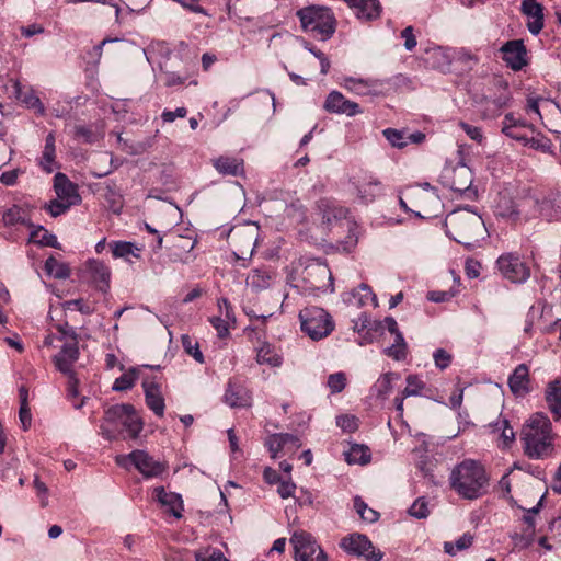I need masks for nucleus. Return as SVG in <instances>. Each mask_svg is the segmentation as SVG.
Segmentation results:
<instances>
[{
	"label": "nucleus",
	"instance_id": "nucleus-13",
	"mask_svg": "<svg viewBox=\"0 0 561 561\" xmlns=\"http://www.w3.org/2000/svg\"><path fill=\"white\" fill-rule=\"evenodd\" d=\"M323 107L329 113L345 114L347 116H355L362 113V110L356 102L345 99V96L339 91H332L329 93Z\"/></svg>",
	"mask_w": 561,
	"mask_h": 561
},
{
	"label": "nucleus",
	"instance_id": "nucleus-7",
	"mask_svg": "<svg viewBox=\"0 0 561 561\" xmlns=\"http://www.w3.org/2000/svg\"><path fill=\"white\" fill-rule=\"evenodd\" d=\"M116 463L125 469L134 466L145 478H154L161 476L167 466L163 462L154 460L145 450L136 449L128 455H118Z\"/></svg>",
	"mask_w": 561,
	"mask_h": 561
},
{
	"label": "nucleus",
	"instance_id": "nucleus-33",
	"mask_svg": "<svg viewBox=\"0 0 561 561\" xmlns=\"http://www.w3.org/2000/svg\"><path fill=\"white\" fill-rule=\"evenodd\" d=\"M256 362L260 365L270 367H279L283 363L282 356L276 352L275 347L268 343H264L256 353Z\"/></svg>",
	"mask_w": 561,
	"mask_h": 561
},
{
	"label": "nucleus",
	"instance_id": "nucleus-31",
	"mask_svg": "<svg viewBox=\"0 0 561 561\" xmlns=\"http://www.w3.org/2000/svg\"><path fill=\"white\" fill-rule=\"evenodd\" d=\"M546 400L554 420H559L561 417V379L548 385Z\"/></svg>",
	"mask_w": 561,
	"mask_h": 561
},
{
	"label": "nucleus",
	"instance_id": "nucleus-22",
	"mask_svg": "<svg viewBox=\"0 0 561 561\" xmlns=\"http://www.w3.org/2000/svg\"><path fill=\"white\" fill-rule=\"evenodd\" d=\"M318 208L321 214L322 224L325 225L327 228L345 219L348 214L345 207L329 199L319 201Z\"/></svg>",
	"mask_w": 561,
	"mask_h": 561
},
{
	"label": "nucleus",
	"instance_id": "nucleus-25",
	"mask_svg": "<svg viewBox=\"0 0 561 561\" xmlns=\"http://www.w3.org/2000/svg\"><path fill=\"white\" fill-rule=\"evenodd\" d=\"M382 134L392 147L399 149L404 148L409 142L421 144L425 139V134L422 131H415L407 135L403 130L387 128L382 131Z\"/></svg>",
	"mask_w": 561,
	"mask_h": 561
},
{
	"label": "nucleus",
	"instance_id": "nucleus-48",
	"mask_svg": "<svg viewBox=\"0 0 561 561\" xmlns=\"http://www.w3.org/2000/svg\"><path fill=\"white\" fill-rule=\"evenodd\" d=\"M183 348L187 354H190L196 362L204 363L203 353L199 351V346L197 342H193L192 337L188 335H182L181 337Z\"/></svg>",
	"mask_w": 561,
	"mask_h": 561
},
{
	"label": "nucleus",
	"instance_id": "nucleus-24",
	"mask_svg": "<svg viewBox=\"0 0 561 561\" xmlns=\"http://www.w3.org/2000/svg\"><path fill=\"white\" fill-rule=\"evenodd\" d=\"M342 85L357 95H375L378 93L380 83L378 80L345 77Z\"/></svg>",
	"mask_w": 561,
	"mask_h": 561
},
{
	"label": "nucleus",
	"instance_id": "nucleus-11",
	"mask_svg": "<svg viewBox=\"0 0 561 561\" xmlns=\"http://www.w3.org/2000/svg\"><path fill=\"white\" fill-rule=\"evenodd\" d=\"M256 243V236L252 229H238L230 234V245L237 260L251 257Z\"/></svg>",
	"mask_w": 561,
	"mask_h": 561
},
{
	"label": "nucleus",
	"instance_id": "nucleus-50",
	"mask_svg": "<svg viewBox=\"0 0 561 561\" xmlns=\"http://www.w3.org/2000/svg\"><path fill=\"white\" fill-rule=\"evenodd\" d=\"M71 206V203H67L57 198L46 203L44 205V209L47 210L53 217H58L65 214Z\"/></svg>",
	"mask_w": 561,
	"mask_h": 561
},
{
	"label": "nucleus",
	"instance_id": "nucleus-15",
	"mask_svg": "<svg viewBox=\"0 0 561 561\" xmlns=\"http://www.w3.org/2000/svg\"><path fill=\"white\" fill-rule=\"evenodd\" d=\"M501 51L503 54V60L513 70H520L524 66H526L527 51L523 41H508L502 46Z\"/></svg>",
	"mask_w": 561,
	"mask_h": 561
},
{
	"label": "nucleus",
	"instance_id": "nucleus-47",
	"mask_svg": "<svg viewBox=\"0 0 561 561\" xmlns=\"http://www.w3.org/2000/svg\"><path fill=\"white\" fill-rule=\"evenodd\" d=\"M424 387L425 383L416 375H409L407 377V386L403 389L402 394L403 397L419 396Z\"/></svg>",
	"mask_w": 561,
	"mask_h": 561
},
{
	"label": "nucleus",
	"instance_id": "nucleus-27",
	"mask_svg": "<svg viewBox=\"0 0 561 561\" xmlns=\"http://www.w3.org/2000/svg\"><path fill=\"white\" fill-rule=\"evenodd\" d=\"M529 369L526 364H519L508 377V387L515 396L529 392Z\"/></svg>",
	"mask_w": 561,
	"mask_h": 561
},
{
	"label": "nucleus",
	"instance_id": "nucleus-2",
	"mask_svg": "<svg viewBox=\"0 0 561 561\" xmlns=\"http://www.w3.org/2000/svg\"><path fill=\"white\" fill-rule=\"evenodd\" d=\"M524 453L531 459L549 457L553 451V435L549 417L536 413L524 424L520 432Z\"/></svg>",
	"mask_w": 561,
	"mask_h": 561
},
{
	"label": "nucleus",
	"instance_id": "nucleus-40",
	"mask_svg": "<svg viewBox=\"0 0 561 561\" xmlns=\"http://www.w3.org/2000/svg\"><path fill=\"white\" fill-rule=\"evenodd\" d=\"M3 224L5 226H15L18 224L26 227H33V224L25 218L24 210L19 206H13L5 210L2 216Z\"/></svg>",
	"mask_w": 561,
	"mask_h": 561
},
{
	"label": "nucleus",
	"instance_id": "nucleus-45",
	"mask_svg": "<svg viewBox=\"0 0 561 561\" xmlns=\"http://www.w3.org/2000/svg\"><path fill=\"white\" fill-rule=\"evenodd\" d=\"M473 542V537L469 534H463L455 542H445L444 551L450 556H455L458 551L468 549Z\"/></svg>",
	"mask_w": 561,
	"mask_h": 561
},
{
	"label": "nucleus",
	"instance_id": "nucleus-28",
	"mask_svg": "<svg viewBox=\"0 0 561 561\" xmlns=\"http://www.w3.org/2000/svg\"><path fill=\"white\" fill-rule=\"evenodd\" d=\"M213 167L221 175L238 176L244 173L243 160L236 157L220 156L213 160Z\"/></svg>",
	"mask_w": 561,
	"mask_h": 561
},
{
	"label": "nucleus",
	"instance_id": "nucleus-32",
	"mask_svg": "<svg viewBox=\"0 0 561 561\" xmlns=\"http://www.w3.org/2000/svg\"><path fill=\"white\" fill-rule=\"evenodd\" d=\"M56 138L55 134L50 131L45 138V146L39 160L41 168L46 173H51L56 158Z\"/></svg>",
	"mask_w": 561,
	"mask_h": 561
},
{
	"label": "nucleus",
	"instance_id": "nucleus-38",
	"mask_svg": "<svg viewBox=\"0 0 561 561\" xmlns=\"http://www.w3.org/2000/svg\"><path fill=\"white\" fill-rule=\"evenodd\" d=\"M30 242L38 243L44 247H59L56 236L50 233L43 226H38L34 230H32L30 234Z\"/></svg>",
	"mask_w": 561,
	"mask_h": 561
},
{
	"label": "nucleus",
	"instance_id": "nucleus-37",
	"mask_svg": "<svg viewBox=\"0 0 561 561\" xmlns=\"http://www.w3.org/2000/svg\"><path fill=\"white\" fill-rule=\"evenodd\" d=\"M370 450L365 445L354 444L345 453V459L348 463L366 465L370 461Z\"/></svg>",
	"mask_w": 561,
	"mask_h": 561
},
{
	"label": "nucleus",
	"instance_id": "nucleus-12",
	"mask_svg": "<svg viewBox=\"0 0 561 561\" xmlns=\"http://www.w3.org/2000/svg\"><path fill=\"white\" fill-rule=\"evenodd\" d=\"M448 186L454 192L465 194L468 197L476 195V191L472 190L473 174L466 165H458L451 170V174L448 178Z\"/></svg>",
	"mask_w": 561,
	"mask_h": 561
},
{
	"label": "nucleus",
	"instance_id": "nucleus-20",
	"mask_svg": "<svg viewBox=\"0 0 561 561\" xmlns=\"http://www.w3.org/2000/svg\"><path fill=\"white\" fill-rule=\"evenodd\" d=\"M520 10L528 18V31L538 35L543 28V7L537 0H524Z\"/></svg>",
	"mask_w": 561,
	"mask_h": 561
},
{
	"label": "nucleus",
	"instance_id": "nucleus-61",
	"mask_svg": "<svg viewBox=\"0 0 561 561\" xmlns=\"http://www.w3.org/2000/svg\"><path fill=\"white\" fill-rule=\"evenodd\" d=\"M75 136L82 139L85 144H93L96 140V135L90 127L78 125L75 127Z\"/></svg>",
	"mask_w": 561,
	"mask_h": 561
},
{
	"label": "nucleus",
	"instance_id": "nucleus-42",
	"mask_svg": "<svg viewBox=\"0 0 561 561\" xmlns=\"http://www.w3.org/2000/svg\"><path fill=\"white\" fill-rule=\"evenodd\" d=\"M46 272L58 279H66L70 276V268L67 264L50 256L45 262Z\"/></svg>",
	"mask_w": 561,
	"mask_h": 561
},
{
	"label": "nucleus",
	"instance_id": "nucleus-43",
	"mask_svg": "<svg viewBox=\"0 0 561 561\" xmlns=\"http://www.w3.org/2000/svg\"><path fill=\"white\" fill-rule=\"evenodd\" d=\"M407 343L402 333L394 335V342L386 348V354L394 360H403L407 357Z\"/></svg>",
	"mask_w": 561,
	"mask_h": 561
},
{
	"label": "nucleus",
	"instance_id": "nucleus-41",
	"mask_svg": "<svg viewBox=\"0 0 561 561\" xmlns=\"http://www.w3.org/2000/svg\"><path fill=\"white\" fill-rule=\"evenodd\" d=\"M111 249L114 257L128 259L129 255L139 257L140 249L131 242L116 241L111 244Z\"/></svg>",
	"mask_w": 561,
	"mask_h": 561
},
{
	"label": "nucleus",
	"instance_id": "nucleus-8",
	"mask_svg": "<svg viewBox=\"0 0 561 561\" xmlns=\"http://www.w3.org/2000/svg\"><path fill=\"white\" fill-rule=\"evenodd\" d=\"M501 275L513 284H524L530 277V267L518 253H503L496 261Z\"/></svg>",
	"mask_w": 561,
	"mask_h": 561
},
{
	"label": "nucleus",
	"instance_id": "nucleus-64",
	"mask_svg": "<svg viewBox=\"0 0 561 561\" xmlns=\"http://www.w3.org/2000/svg\"><path fill=\"white\" fill-rule=\"evenodd\" d=\"M401 37L404 39V47L407 50L411 51L415 48L417 42L413 34V27L407 26L401 32Z\"/></svg>",
	"mask_w": 561,
	"mask_h": 561
},
{
	"label": "nucleus",
	"instance_id": "nucleus-36",
	"mask_svg": "<svg viewBox=\"0 0 561 561\" xmlns=\"http://www.w3.org/2000/svg\"><path fill=\"white\" fill-rule=\"evenodd\" d=\"M430 58L432 60V66L442 71L448 70L453 61L451 51L444 47L433 48L430 51Z\"/></svg>",
	"mask_w": 561,
	"mask_h": 561
},
{
	"label": "nucleus",
	"instance_id": "nucleus-57",
	"mask_svg": "<svg viewBox=\"0 0 561 561\" xmlns=\"http://www.w3.org/2000/svg\"><path fill=\"white\" fill-rule=\"evenodd\" d=\"M497 430H501V439L503 442V446L507 447L515 439V432L512 426H510L507 420H502L497 424Z\"/></svg>",
	"mask_w": 561,
	"mask_h": 561
},
{
	"label": "nucleus",
	"instance_id": "nucleus-16",
	"mask_svg": "<svg viewBox=\"0 0 561 561\" xmlns=\"http://www.w3.org/2000/svg\"><path fill=\"white\" fill-rule=\"evenodd\" d=\"M224 401L231 408H250L252 396L249 389L237 380H229Z\"/></svg>",
	"mask_w": 561,
	"mask_h": 561
},
{
	"label": "nucleus",
	"instance_id": "nucleus-56",
	"mask_svg": "<svg viewBox=\"0 0 561 561\" xmlns=\"http://www.w3.org/2000/svg\"><path fill=\"white\" fill-rule=\"evenodd\" d=\"M229 321L227 318H222V316H214L209 319V322L214 327V329L217 331V335L220 339H224L229 335Z\"/></svg>",
	"mask_w": 561,
	"mask_h": 561
},
{
	"label": "nucleus",
	"instance_id": "nucleus-52",
	"mask_svg": "<svg viewBox=\"0 0 561 561\" xmlns=\"http://www.w3.org/2000/svg\"><path fill=\"white\" fill-rule=\"evenodd\" d=\"M524 146L541 150V151H548L551 147V141L542 136L541 134H537V136H527V141H525Z\"/></svg>",
	"mask_w": 561,
	"mask_h": 561
},
{
	"label": "nucleus",
	"instance_id": "nucleus-21",
	"mask_svg": "<svg viewBox=\"0 0 561 561\" xmlns=\"http://www.w3.org/2000/svg\"><path fill=\"white\" fill-rule=\"evenodd\" d=\"M357 198L362 204L368 205L382 194L381 182L374 176H366L355 184Z\"/></svg>",
	"mask_w": 561,
	"mask_h": 561
},
{
	"label": "nucleus",
	"instance_id": "nucleus-5",
	"mask_svg": "<svg viewBox=\"0 0 561 561\" xmlns=\"http://www.w3.org/2000/svg\"><path fill=\"white\" fill-rule=\"evenodd\" d=\"M296 16L305 33H311L321 41L330 39L336 31L337 22L329 7L310 4L299 9Z\"/></svg>",
	"mask_w": 561,
	"mask_h": 561
},
{
	"label": "nucleus",
	"instance_id": "nucleus-10",
	"mask_svg": "<svg viewBox=\"0 0 561 561\" xmlns=\"http://www.w3.org/2000/svg\"><path fill=\"white\" fill-rule=\"evenodd\" d=\"M296 561H328L324 551L316 543L312 536L305 531H296L290 538Z\"/></svg>",
	"mask_w": 561,
	"mask_h": 561
},
{
	"label": "nucleus",
	"instance_id": "nucleus-1",
	"mask_svg": "<svg viewBox=\"0 0 561 561\" xmlns=\"http://www.w3.org/2000/svg\"><path fill=\"white\" fill-rule=\"evenodd\" d=\"M446 233L466 248L474 247L486 236L482 217L469 209L459 208L449 213L445 218Z\"/></svg>",
	"mask_w": 561,
	"mask_h": 561
},
{
	"label": "nucleus",
	"instance_id": "nucleus-14",
	"mask_svg": "<svg viewBox=\"0 0 561 561\" xmlns=\"http://www.w3.org/2000/svg\"><path fill=\"white\" fill-rule=\"evenodd\" d=\"M142 388L147 407L157 416L162 417L164 415L165 403L161 391V385L153 378H146L142 380Z\"/></svg>",
	"mask_w": 561,
	"mask_h": 561
},
{
	"label": "nucleus",
	"instance_id": "nucleus-29",
	"mask_svg": "<svg viewBox=\"0 0 561 561\" xmlns=\"http://www.w3.org/2000/svg\"><path fill=\"white\" fill-rule=\"evenodd\" d=\"M288 444H293L294 448L301 446L297 436L287 433L273 434L267 437L265 443L273 458H276L279 453H283V449H285Z\"/></svg>",
	"mask_w": 561,
	"mask_h": 561
},
{
	"label": "nucleus",
	"instance_id": "nucleus-49",
	"mask_svg": "<svg viewBox=\"0 0 561 561\" xmlns=\"http://www.w3.org/2000/svg\"><path fill=\"white\" fill-rule=\"evenodd\" d=\"M68 376V398L72 401V405L76 409H80L84 404V399H81L80 401H76L78 397V386L79 380L76 377L75 373H70Z\"/></svg>",
	"mask_w": 561,
	"mask_h": 561
},
{
	"label": "nucleus",
	"instance_id": "nucleus-17",
	"mask_svg": "<svg viewBox=\"0 0 561 561\" xmlns=\"http://www.w3.org/2000/svg\"><path fill=\"white\" fill-rule=\"evenodd\" d=\"M511 101V94L507 85L503 87L501 93L495 98H484L480 105V116L483 119L495 118L501 115L503 108L507 107Z\"/></svg>",
	"mask_w": 561,
	"mask_h": 561
},
{
	"label": "nucleus",
	"instance_id": "nucleus-60",
	"mask_svg": "<svg viewBox=\"0 0 561 561\" xmlns=\"http://www.w3.org/2000/svg\"><path fill=\"white\" fill-rule=\"evenodd\" d=\"M57 331L60 334V340L65 342L78 341V334L75 328L70 327L67 322L57 325Z\"/></svg>",
	"mask_w": 561,
	"mask_h": 561
},
{
	"label": "nucleus",
	"instance_id": "nucleus-19",
	"mask_svg": "<svg viewBox=\"0 0 561 561\" xmlns=\"http://www.w3.org/2000/svg\"><path fill=\"white\" fill-rule=\"evenodd\" d=\"M54 188L58 199L71 203V205H78L81 202L77 185L64 173L58 172L55 174Z\"/></svg>",
	"mask_w": 561,
	"mask_h": 561
},
{
	"label": "nucleus",
	"instance_id": "nucleus-54",
	"mask_svg": "<svg viewBox=\"0 0 561 561\" xmlns=\"http://www.w3.org/2000/svg\"><path fill=\"white\" fill-rule=\"evenodd\" d=\"M458 126L466 133V135L473 141L481 144L484 139L483 131L480 127L470 125L463 121L458 123Z\"/></svg>",
	"mask_w": 561,
	"mask_h": 561
},
{
	"label": "nucleus",
	"instance_id": "nucleus-34",
	"mask_svg": "<svg viewBox=\"0 0 561 561\" xmlns=\"http://www.w3.org/2000/svg\"><path fill=\"white\" fill-rule=\"evenodd\" d=\"M494 215L496 217L516 220L519 216V211L512 198L501 195L494 206Z\"/></svg>",
	"mask_w": 561,
	"mask_h": 561
},
{
	"label": "nucleus",
	"instance_id": "nucleus-55",
	"mask_svg": "<svg viewBox=\"0 0 561 561\" xmlns=\"http://www.w3.org/2000/svg\"><path fill=\"white\" fill-rule=\"evenodd\" d=\"M346 386V377L343 373H335L329 376L328 387L332 393H339L344 390Z\"/></svg>",
	"mask_w": 561,
	"mask_h": 561
},
{
	"label": "nucleus",
	"instance_id": "nucleus-39",
	"mask_svg": "<svg viewBox=\"0 0 561 561\" xmlns=\"http://www.w3.org/2000/svg\"><path fill=\"white\" fill-rule=\"evenodd\" d=\"M139 377V370L136 367L129 368L121 377L116 378L112 389L114 391H127L131 389Z\"/></svg>",
	"mask_w": 561,
	"mask_h": 561
},
{
	"label": "nucleus",
	"instance_id": "nucleus-18",
	"mask_svg": "<svg viewBox=\"0 0 561 561\" xmlns=\"http://www.w3.org/2000/svg\"><path fill=\"white\" fill-rule=\"evenodd\" d=\"M79 354L78 341H69L62 344L60 352L54 356L53 360L60 373L70 375L73 373L72 367L78 360Z\"/></svg>",
	"mask_w": 561,
	"mask_h": 561
},
{
	"label": "nucleus",
	"instance_id": "nucleus-46",
	"mask_svg": "<svg viewBox=\"0 0 561 561\" xmlns=\"http://www.w3.org/2000/svg\"><path fill=\"white\" fill-rule=\"evenodd\" d=\"M313 275L321 276L323 279H331V272L327 265L317 264L314 266H308L306 268V278L310 282L311 286H313L317 289L322 288L324 284L312 282L310 278Z\"/></svg>",
	"mask_w": 561,
	"mask_h": 561
},
{
	"label": "nucleus",
	"instance_id": "nucleus-53",
	"mask_svg": "<svg viewBox=\"0 0 561 561\" xmlns=\"http://www.w3.org/2000/svg\"><path fill=\"white\" fill-rule=\"evenodd\" d=\"M336 425L344 432L353 433L358 428V419L354 415H340L336 417Z\"/></svg>",
	"mask_w": 561,
	"mask_h": 561
},
{
	"label": "nucleus",
	"instance_id": "nucleus-51",
	"mask_svg": "<svg viewBox=\"0 0 561 561\" xmlns=\"http://www.w3.org/2000/svg\"><path fill=\"white\" fill-rule=\"evenodd\" d=\"M428 503L424 497H419L409 508V514L415 518H425L428 516Z\"/></svg>",
	"mask_w": 561,
	"mask_h": 561
},
{
	"label": "nucleus",
	"instance_id": "nucleus-3",
	"mask_svg": "<svg viewBox=\"0 0 561 561\" xmlns=\"http://www.w3.org/2000/svg\"><path fill=\"white\" fill-rule=\"evenodd\" d=\"M144 428L141 419L129 403L115 404L108 408L103 416L101 433L108 440L123 436L124 439H136Z\"/></svg>",
	"mask_w": 561,
	"mask_h": 561
},
{
	"label": "nucleus",
	"instance_id": "nucleus-9",
	"mask_svg": "<svg viewBox=\"0 0 561 561\" xmlns=\"http://www.w3.org/2000/svg\"><path fill=\"white\" fill-rule=\"evenodd\" d=\"M340 547L348 554L363 557L367 561H380L383 558V553L363 534L355 533L342 538Z\"/></svg>",
	"mask_w": 561,
	"mask_h": 561
},
{
	"label": "nucleus",
	"instance_id": "nucleus-30",
	"mask_svg": "<svg viewBox=\"0 0 561 561\" xmlns=\"http://www.w3.org/2000/svg\"><path fill=\"white\" fill-rule=\"evenodd\" d=\"M273 273L266 268H254L247 276V285L255 291H262L272 285Z\"/></svg>",
	"mask_w": 561,
	"mask_h": 561
},
{
	"label": "nucleus",
	"instance_id": "nucleus-62",
	"mask_svg": "<svg viewBox=\"0 0 561 561\" xmlns=\"http://www.w3.org/2000/svg\"><path fill=\"white\" fill-rule=\"evenodd\" d=\"M296 484L289 478L288 480H282L278 483L277 493L282 499H288L294 496Z\"/></svg>",
	"mask_w": 561,
	"mask_h": 561
},
{
	"label": "nucleus",
	"instance_id": "nucleus-35",
	"mask_svg": "<svg viewBox=\"0 0 561 561\" xmlns=\"http://www.w3.org/2000/svg\"><path fill=\"white\" fill-rule=\"evenodd\" d=\"M351 297L352 299L350 300V302L357 307H363L367 305L369 301L373 302L374 307H378L377 297L367 284L363 283L357 288L353 289L351 293Z\"/></svg>",
	"mask_w": 561,
	"mask_h": 561
},
{
	"label": "nucleus",
	"instance_id": "nucleus-6",
	"mask_svg": "<svg viewBox=\"0 0 561 561\" xmlns=\"http://www.w3.org/2000/svg\"><path fill=\"white\" fill-rule=\"evenodd\" d=\"M301 330L311 340L319 341L334 330L332 317L320 307H306L299 312Z\"/></svg>",
	"mask_w": 561,
	"mask_h": 561
},
{
	"label": "nucleus",
	"instance_id": "nucleus-23",
	"mask_svg": "<svg viewBox=\"0 0 561 561\" xmlns=\"http://www.w3.org/2000/svg\"><path fill=\"white\" fill-rule=\"evenodd\" d=\"M87 271L98 289L106 291L110 288L111 270L102 261L89 260Z\"/></svg>",
	"mask_w": 561,
	"mask_h": 561
},
{
	"label": "nucleus",
	"instance_id": "nucleus-44",
	"mask_svg": "<svg viewBox=\"0 0 561 561\" xmlns=\"http://www.w3.org/2000/svg\"><path fill=\"white\" fill-rule=\"evenodd\" d=\"M99 160H100V162L108 161L110 168L102 169V167H98L96 163L94 162L90 172H91V175L95 179L104 178V176L108 175L110 173H112L115 169L118 168V163H115L113 156L107 152L101 153L99 156Z\"/></svg>",
	"mask_w": 561,
	"mask_h": 561
},
{
	"label": "nucleus",
	"instance_id": "nucleus-59",
	"mask_svg": "<svg viewBox=\"0 0 561 561\" xmlns=\"http://www.w3.org/2000/svg\"><path fill=\"white\" fill-rule=\"evenodd\" d=\"M517 125L502 126V133L507 137L522 142L523 145L527 141V134L525 129H517Z\"/></svg>",
	"mask_w": 561,
	"mask_h": 561
},
{
	"label": "nucleus",
	"instance_id": "nucleus-26",
	"mask_svg": "<svg viewBox=\"0 0 561 561\" xmlns=\"http://www.w3.org/2000/svg\"><path fill=\"white\" fill-rule=\"evenodd\" d=\"M158 502L164 506L170 514L175 518L182 517L184 510L183 500L180 494L174 492H167L163 486L154 489Z\"/></svg>",
	"mask_w": 561,
	"mask_h": 561
},
{
	"label": "nucleus",
	"instance_id": "nucleus-58",
	"mask_svg": "<svg viewBox=\"0 0 561 561\" xmlns=\"http://www.w3.org/2000/svg\"><path fill=\"white\" fill-rule=\"evenodd\" d=\"M434 363L440 370L446 369L451 363V355L444 348H437L433 354Z\"/></svg>",
	"mask_w": 561,
	"mask_h": 561
},
{
	"label": "nucleus",
	"instance_id": "nucleus-4",
	"mask_svg": "<svg viewBox=\"0 0 561 561\" xmlns=\"http://www.w3.org/2000/svg\"><path fill=\"white\" fill-rule=\"evenodd\" d=\"M449 482L461 497L476 500L486 493L489 477L481 463L466 459L454 467Z\"/></svg>",
	"mask_w": 561,
	"mask_h": 561
},
{
	"label": "nucleus",
	"instance_id": "nucleus-63",
	"mask_svg": "<svg viewBox=\"0 0 561 561\" xmlns=\"http://www.w3.org/2000/svg\"><path fill=\"white\" fill-rule=\"evenodd\" d=\"M187 115V110L185 107H178L174 111H163L161 118L165 123H172L175 118H184Z\"/></svg>",
	"mask_w": 561,
	"mask_h": 561
}]
</instances>
